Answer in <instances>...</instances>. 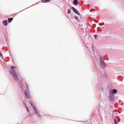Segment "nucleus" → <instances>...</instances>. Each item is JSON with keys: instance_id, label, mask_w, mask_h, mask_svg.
<instances>
[{"instance_id": "f257e3e1", "label": "nucleus", "mask_w": 124, "mask_h": 124, "mask_svg": "<svg viewBox=\"0 0 124 124\" xmlns=\"http://www.w3.org/2000/svg\"><path fill=\"white\" fill-rule=\"evenodd\" d=\"M21 87L24 91L28 90V85L25 82L23 84H21Z\"/></svg>"}, {"instance_id": "9b49d317", "label": "nucleus", "mask_w": 124, "mask_h": 124, "mask_svg": "<svg viewBox=\"0 0 124 124\" xmlns=\"http://www.w3.org/2000/svg\"><path fill=\"white\" fill-rule=\"evenodd\" d=\"M71 10L70 9H69L67 11V13L68 14H70L71 13Z\"/></svg>"}, {"instance_id": "f3484780", "label": "nucleus", "mask_w": 124, "mask_h": 124, "mask_svg": "<svg viewBox=\"0 0 124 124\" xmlns=\"http://www.w3.org/2000/svg\"><path fill=\"white\" fill-rule=\"evenodd\" d=\"M100 60H101V59L102 58L101 56H100Z\"/></svg>"}, {"instance_id": "6ab92c4d", "label": "nucleus", "mask_w": 124, "mask_h": 124, "mask_svg": "<svg viewBox=\"0 0 124 124\" xmlns=\"http://www.w3.org/2000/svg\"><path fill=\"white\" fill-rule=\"evenodd\" d=\"M117 124V123H116V124Z\"/></svg>"}, {"instance_id": "39448f33", "label": "nucleus", "mask_w": 124, "mask_h": 124, "mask_svg": "<svg viewBox=\"0 0 124 124\" xmlns=\"http://www.w3.org/2000/svg\"><path fill=\"white\" fill-rule=\"evenodd\" d=\"M3 24L5 25L6 26L7 25L8 21L7 20H5L3 21Z\"/></svg>"}, {"instance_id": "423d86ee", "label": "nucleus", "mask_w": 124, "mask_h": 124, "mask_svg": "<svg viewBox=\"0 0 124 124\" xmlns=\"http://www.w3.org/2000/svg\"><path fill=\"white\" fill-rule=\"evenodd\" d=\"M51 1V0H41V2L43 3L49 2Z\"/></svg>"}, {"instance_id": "7ed1b4c3", "label": "nucleus", "mask_w": 124, "mask_h": 124, "mask_svg": "<svg viewBox=\"0 0 124 124\" xmlns=\"http://www.w3.org/2000/svg\"><path fill=\"white\" fill-rule=\"evenodd\" d=\"M13 76L14 77H15L16 80H18L19 79V78L17 76L16 72L14 70H13Z\"/></svg>"}, {"instance_id": "f03ea898", "label": "nucleus", "mask_w": 124, "mask_h": 124, "mask_svg": "<svg viewBox=\"0 0 124 124\" xmlns=\"http://www.w3.org/2000/svg\"><path fill=\"white\" fill-rule=\"evenodd\" d=\"M71 9L75 13L78 15H79L80 14L79 12L75 8L73 7H71Z\"/></svg>"}, {"instance_id": "aec40b11", "label": "nucleus", "mask_w": 124, "mask_h": 124, "mask_svg": "<svg viewBox=\"0 0 124 124\" xmlns=\"http://www.w3.org/2000/svg\"><path fill=\"white\" fill-rule=\"evenodd\" d=\"M31 105H32V104H31Z\"/></svg>"}, {"instance_id": "a211bd4d", "label": "nucleus", "mask_w": 124, "mask_h": 124, "mask_svg": "<svg viewBox=\"0 0 124 124\" xmlns=\"http://www.w3.org/2000/svg\"><path fill=\"white\" fill-rule=\"evenodd\" d=\"M37 115H38V116H41V115L40 114H39V113H38Z\"/></svg>"}, {"instance_id": "6e6552de", "label": "nucleus", "mask_w": 124, "mask_h": 124, "mask_svg": "<svg viewBox=\"0 0 124 124\" xmlns=\"http://www.w3.org/2000/svg\"><path fill=\"white\" fill-rule=\"evenodd\" d=\"M78 1L77 0H74L73 1V3L74 5H77L78 4Z\"/></svg>"}, {"instance_id": "dca6fc26", "label": "nucleus", "mask_w": 124, "mask_h": 124, "mask_svg": "<svg viewBox=\"0 0 124 124\" xmlns=\"http://www.w3.org/2000/svg\"><path fill=\"white\" fill-rule=\"evenodd\" d=\"M97 37V35H95L94 36V37L95 38H96V37Z\"/></svg>"}, {"instance_id": "1a4fd4ad", "label": "nucleus", "mask_w": 124, "mask_h": 124, "mask_svg": "<svg viewBox=\"0 0 124 124\" xmlns=\"http://www.w3.org/2000/svg\"><path fill=\"white\" fill-rule=\"evenodd\" d=\"M103 61L104 60L102 58L101 59V60H100L101 64L102 65H103V64H104V63L103 62Z\"/></svg>"}, {"instance_id": "2eb2a0df", "label": "nucleus", "mask_w": 124, "mask_h": 124, "mask_svg": "<svg viewBox=\"0 0 124 124\" xmlns=\"http://www.w3.org/2000/svg\"><path fill=\"white\" fill-rule=\"evenodd\" d=\"M27 108V112H28V113H29V112H30V111L29 110V109H28V108Z\"/></svg>"}, {"instance_id": "0eeeda50", "label": "nucleus", "mask_w": 124, "mask_h": 124, "mask_svg": "<svg viewBox=\"0 0 124 124\" xmlns=\"http://www.w3.org/2000/svg\"><path fill=\"white\" fill-rule=\"evenodd\" d=\"M13 18L12 17H11L8 18V22L9 23L11 22V21L13 20Z\"/></svg>"}, {"instance_id": "4468645a", "label": "nucleus", "mask_w": 124, "mask_h": 124, "mask_svg": "<svg viewBox=\"0 0 124 124\" xmlns=\"http://www.w3.org/2000/svg\"><path fill=\"white\" fill-rule=\"evenodd\" d=\"M33 107V109L35 111H35V112L36 113H37V111H36V109H35V107Z\"/></svg>"}, {"instance_id": "9d476101", "label": "nucleus", "mask_w": 124, "mask_h": 124, "mask_svg": "<svg viewBox=\"0 0 124 124\" xmlns=\"http://www.w3.org/2000/svg\"><path fill=\"white\" fill-rule=\"evenodd\" d=\"M117 92V91L115 89H113L112 91V93H116Z\"/></svg>"}, {"instance_id": "f8f14e48", "label": "nucleus", "mask_w": 124, "mask_h": 124, "mask_svg": "<svg viewBox=\"0 0 124 124\" xmlns=\"http://www.w3.org/2000/svg\"><path fill=\"white\" fill-rule=\"evenodd\" d=\"M114 120L115 124H116V123H117L115 119H114Z\"/></svg>"}, {"instance_id": "20e7f679", "label": "nucleus", "mask_w": 124, "mask_h": 124, "mask_svg": "<svg viewBox=\"0 0 124 124\" xmlns=\"http://www.w3.org/2000/svg\"><path fill=\"white\" fill-rule=\"evenodd\" d=\"M24 92L25 95L26 96L27 98H29L30 97V95L29 92H27V90L24 91Z\"/></svg>"}, {"instance_id": "ddd939ff", "label": "nucleus", "mask_w": 124, "mask_h": 124, "mask_svg": "<svg viewBox=\"0 0 124 124\" xmlns=\"http://www.w3.org/2000/svg\"><path fill=\"white\" fill-rule=\"evenodd\" d=\"M74 18H75L77 20H78V17L77 16H74Z\"/></svg>"}]
</instances>
